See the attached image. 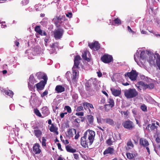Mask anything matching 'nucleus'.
Returning <instances> with one entry per match:
<instances>
[{
	"label": "nucleus",
	"instance_id": "a211bd4d",
	"mask_svg": "<svg viewBox=\"0 0 160 160\" xmlns=\"http://www.w3.org/2000/svg\"><path fill=\"white\" fill-rule=\"evenodd\" d=\"M82 105L84 109H88L89 112H91L90 108L93 109L94 108L92 104L87 102H83Z\"/></svg>",
	"mask_w": 160,
	"mask_h": 160
},
{
	"label": "nucleus",
	"instance_id": "473e14b6",
	"mask_svg": "<svg viewBox=\"0 0 160 160\" xmlns=\"http://www.w3.org/2000/svg\"><path fill=\"white\" fill-rule=\"evenodd\" d=\"M127 147H126V149L127 150H129L133 147L134 145L132 142L131 140H129L127 142Z\"/></svg>",
	"mask_w": 160,
	"mask_h": 160
},
{
	"label": "nucleus",
	"instance_id": "3c124183",
	"mask_svg": "<svg viewBox=\"0 0 160 160\" xmlns=\"http://www.w3.org/2000/svg\"><path fill=\"white\" fill-rule=\"evenodd\" d=\"M71 73L69 71H68L66 74V77L68 80H70V76H71Z\"/></svg>",
	"mask_w": 160,
	"mask_h": 160
},
{
	"label": "nucleus",
	"instance_id": "0e129e2a",
	"mask_svg": "<svg viewBox=\"0 0 160 160\" xmlns=\"http://www.w3.org/2000/svg\"><path fill=\"white\" fill-rule=\"evenodd\" d=\"M128 31L129 32H133V33L134 32L132 30V29L130 27H129V26H128Z\"/></svg>",
	"mask_w": 160,
	"mask_h": 160
},
{
	"label": "nucleus",
	"instance_id": "dca6fc26",
	"mask_svg": "<svg viewBox=\"0 0 160 160\" xmlns=\"http://www.w3.org/2000/svg\"><path fill=\"white\" fill-rule=\"evenodd\" d=\"M48 127L51 132H53L57 135L58 134V128L57 127L56 124H52L50 126L49 125Z\"/></svg>",
	"mask_w": 160,
	"mask_h": 160
},
{
	"label": "nucleus",
	"instance_id": "aec40b11",
	"mask_svg": "<svg viewBox=\"0 0 160 160\" xmlns=\"http://www.w3.org/2000/svg\"><path fill=\"white\" fill-rule=\"evenodd\" d=\"M156 60V57L153 54H150L149 56L148 59V61L151 65H155V60Z\"/></svg>",
	"mask_w": 160,
	"mask_h": 160
},
{
	"label": "nucleus",
	"instance_id": "69168bd1",
	"mask_svg": "<svg viewBox=\"0 0 160 160\" xmlns=\"http://www.w3.org/2000/svg\"><path fill=\"white\" fill-rule=\"evenodd\" d=\"M98 128L100 130H102V131L103 132H104V129L105 128H106V127H102V128L101 127H99V126H98Z\"/></svg>",
	"mask_w": 160,
	"mask_h": 160
},
{
	"label": "nucleus",
	"instance_id": "e2e57ef3",
	"mask_svg": "<svg viewBox=\"0 0 160 160\" xmlns=\"http://www.w3.org/2000/svg\"><path fill=\"white\" fill-rule=\"evenodd\" d=\"M156 141L157 143L160 142V138L158 137V136H157V137L156 138Z\"/></svg>",
	"mask_w": 160,
	"mask_h": 160
},
{
	"label": "nucleus",
	"instance_id": "7c9ffc66",
	"mask_svg": "<svg viewBox=\"0 0 160 160\" xmlns=\"http://www.w3.org/2000/svg\"><path fill=\"white\" fill-rule=\"evenodd\" d=\"M108 104L109 105L111 108L114 106L115 102L113 99L112 97H110L108 100Z\"/></svg>",
	"mask_w": 160,
	"mask_h": 160
},
{
	"label": "nucleus",
	"instance_id": "72a5a7b5",
	"mask_svg": "<svg viewBox=\"0 0 160 160\" xmlns=\"http://www.w3.org/2000/svg\"><path fill=\"white\" fill-rule=\"evenodd\" d=\"M156 55L157 57L156 60V63L158 68L160 70V56L158 53L156 54Z\"/></svg>",
	"mask_w": 160,
	"mask_h": 160
},
{
	"label": "nucleus",
	"instance_id": "4d7b16f0",
	"mask_svg": "<svg viewBox=\"0 0 160 160\" xmlns=\"http://www.w3.org/2000/svg\"><path fill=\"white\" fill-rule=\"evenodd\" d=\"M75 114L78 116H83L84 115V112H78L76 113Z\"/></svg>",
	"mask_w": 160,
	"mask_h": 160
},
{
	"label": "nucleus",
	"instance_id": "2f4dec72",
	"mask_svg": "<svg viewBox=\"0 0 160 160\" xmlns=\"http://www.w3.org/2000/svg\"><path fill=\"white\" fill-rule=\"evenodd\" d=\"M34 132L35 136L38 138H40L42 135V132L40 129L34 130Z\"/></svg>",
	"mask_w": 160,
	"mask_h": 160
},
{
	"label": "nucleus",
	"instance_id": "c85d7f7f",
	"mask_svg": "<svg viewBox=\"0 0 160 160\" xmlns=\"http://www.w3.org/2000/svg\"><path fill=\"white\" fill-rule=\"evenodd\" d=\"M65 148L67 151L68 152L73 153L76 152L77 150L73 148L69 145L66 146Z\"/></svg>",
	"mask_w": 160,
	"mask_h": 160
},
{
	"label": "nucleus",
	"instance_id": "7ed1b4c3",
	"mask_svg": "<svg viewBox=\"0 0 160 160\" xmlns=\"http://www.w3.org/2000/svg\"><path fill=\"white\" fill-rule=\"evenodd\" d=\"M88 137H85V133L84 136L82 137L81 139V144L82 146L84 148H88L89 146L91 145L93 142L90 143V140H89Z\"/></svg>",
	"mask_w": 160,
	"mask_h": 160
},
{
	"label": "nucleus",
	"instance_id": "bf43d9fd",
	"mask_svg": "<svg viewBox=\"0 0 160 160\" xmlns=\"http://www.w3.org/2000/svg\"><path fill=\"white\" fill-rule=\"evenodd\" d=\"M74 158L76 159H77L79 158V155L78 154L74 153L73 154Z\"/></svg>",
	"mask_w": 160,
	"mask_h": 160
},
{
	"label": "nucleus",
	"instance_id": "bb28decb",
	"mask_svg": "<svg viewBox=\"0 0 160 160\" xmlns=\"http://www.w3.org/2000/svg\"><path fill=\"white\" fill-rule=\"evenodd\" d=\"M74 132L75 134L76 133V130L75 129H69L67 131L68 135L67 136L69 138H72L73 137L74 134L73 133Z\"/></svg>",
	"mask_w": 160,
	"mask_h": 160
},
{
	"label": "nucleus",
	"instance_id": "f257e3e1",
	"mask_svg": "<svg viewBox=\"0 0 160 160\" xmlns=\"http://www.w3.org/2000/svg\"><path fill=\"white\" fill-rule=\"evenodd\" d=\"M125 96L127 98H132L138 95V92L135 89L130 88L126 90L124 92Z\"/></svg>",
	"mask_w": 160,
	"mask_h": 160
},
{
	"label": "nucleus",
	"instance_id": "ea45409f",
	"mask_svg": "<svg viewBox=\"0 0 160 160\" xmlns=\"http://www.w3.org/2000/svg\"><path fill=\"white\" fill-rule=\"evenodd\" d=\"M34 112L37 116L42 118H44V117H42L41 114L39 110L37 108H36L34 109Z\"/></svg>",
	"mask_w": 160,
	"mask_h": 160
},
{
	"label": "nucleus",
	"instance_id": "4be33fe9",
	"mask_svg": "<svg viewBox=\"0 0 160 160\" xmlns=\"http://www.w3.org/2000/svg\"><path fill=\"white\" fill-rule=\"evenodd\" d=\"M112 94L115 97L119 96L121 94V90L116 89L113 88L110 89Z\"/></svg>",
	"mask_w": 160,
	"mask_h": 160
},
{
	"label": "nucleus",
	"instance_id": "f8f14e48",
	"mask_svg": "<svg viewBox=\"0 0 160 160\" xmlns=\"http://www.w3.org/2000/svg\"><path fill=\"white\" fill-rule=\"evenodd\" d=\"M28 80V87L32 89H34L35 86H33V85L37 82L36 80L35 79L34 76L32 75L30 76Z\"/></svg>",
	"mask_w": 160,
	"mask_h": 160
},
{
	"label": "nucleus",
	"instance_id": "8fccbe9b",
	"mask_svg": "<svg viewBox=\"0 0 160 160\" xmlns=\"http://www.w3.org/2000/svg\"><path fill=\"white\" fill-rule=\"evenodd\" d=\"M46 140L45 137H43L42 139V146L43 147H46Z\"/></svg>",
	"mask_w": 160,
	"mask_h": 160
},
{
	"label": "nucleus",
	"instance_id": "6e6d98bb",
	"mask_svg": "<svg viewBox=\"0 0 160 160\" xmlns=\"http://www.w3.org/2000/svg\"><path fill=\"white\" fill-rule=\"evenodd\" d=\"M48 93V92L47 90H46L43 93L41 94V97L42 98L44 96L47 95Z\"/></svg>",
	"mask_w": 160,
	"mask_h": 160
},
{
	"label": "nucleus",
	"instance_id": "9b49d317",
	"mask_svg": "<svg viewBox=\"0 0 160 160\" xmlns=\"http://www.w3.org/2000/svg\"><path fill=\"white\" fill-rule=\"evenodd\" d=\"M44 78V80H42L39 82L35 85L37 90H42L44 89L47 81L46 78Z\"/></svg>",
	"mask_w": 160,
	"mask_h": 160
},
{
	"label": "nucleus",
	"instance_id": "a19ab883",
	"mask_svg": "<svg viewBox=\"0 0 160 160\" xmlns=\"http://www.w3.org/2000/svg\"><path fill=\"white\" fill-rule=\"evenodd\" d=\"M126 155L127 158L129 159H132L135 156V154H134L131 153L129 152L127 153Z\"/></svg>",
	"mask_w": 160,
	"mask_h": 160
},
{
	"label": "nucleus",
	"instance_id": "f3484780",
	"mask_svg": "<svg viewBox=\"0 0 160 160\" xmlns=\"http://www.w3.org/2000/svg\"><path fill=\"white\" fill-rule=\"evenodd\" d=\"M35 31L41 36H46L47 33L45 31H43L40 28V26H37L35 27Z\"/></svg>",
	"mask_w": 160,
	"mask_h": 160
},
{
	"label": "nucleus",
	"instance_id": "de8ad7c7",
	"mask_svg": "<svg viewBox=\"0 0 160 160\" xmlns=\"http://www.w3.org/2000/svg\"><path fill=\"white\" fill-rule=\"evenodd\" d=\"M146 56V53L145 51H142L140 53V58L142 59H144L145 57Z\"/></svg>",
	"mask_w": 160,
	"mask_h": 160
},
{
	"label": "nucleus",
	"instance_id": "2eb2a0df",
	"mask_svg": "<svg viewBox=\"0 0 160 160\" xmlns=\"http://www.w3.org/2000/svg\"><path fill=\"white\" fill-rule=\"evenodd\" d=\"M88 46L90 48L94 49L95 50H98L100 48V44L97 41H95L93 43H89Z\"/></svg>",
	"mask_w": 160,
	"mask_h": 160
},
{
	"label": "nucleus",
	"instance_id": "6ab92c4d",
	"mask_svg": "<svg viewBox=\"0 0 160 160\" xmlns=\"http://www.w3.org/2000/svg\"><path fill=\"white\" fill-rule=\"evenodd\" d=\"M139 142L140 146H142L144 147L148 146L149 145L147 140L144 138H140Z\"/></svg>",
	"mask_w": 160,
	"mask_h": 160
},
{
	"label": "nucleus",
	"instance_id": "412c9836",
	"mask_svg": "<svg viewBox=\"0 0 160 160\" xmlns=\"http://www.w3.org/2000/svg\"><path fill=\"white\" fill-rule=\"evenodd\" d=\"M38 97L36 94L35 93H32V95L31 96L29 102L31 104H34L38 100Z\"/></svg>",
	"mask_w": 160,
	"mask_h": 160
},
{
	"label": "nucleus",
	"instance_id": "774afa93",
	"mask_svg": "<svg viewBox=\"0 0 160 160\" xmlns=\"http://www.w3.org/2000/svg\"><path fill=\"white\" fill-rule=\"evenodd\" d=\"M101 103H104L105 102V100L104 98H102L100 101Z\"/></svg>",
	"mask_w": 160,
	"mask_h": 160
},
{
	"label": "nucleus",
	"instance_id": "393cba45",
	"mask_svg": "<svg viewBox=\"0 0 160 160\" xmlns=\"http://www.w3.org/2000/svg\"><path fill=\"white\" fill-rule=\"evenodd\" d=\"M65 90V88L61 85H57L55 88V91L58 93L63 92Z\"/></svg>",
	"mask_w": 160,
	"mask_h": 160
},
{
	"label": "nucleus",
	"instance_id": "b1692460",
	"mask_svg": "<svg viewBox=\"0 0 160 160\" xmlns=\"http://www.w3.org/2000/svg\"><path fill=\"white\" fill-rule=\"evenodd\" d=\"M41 111L42 113L44 116V117L47 116L50 113V112L48 109V108L46 106L43 107L42 108Z\"/></svg>",
	"mask_w": 160,
	"mask_h": 160
},
{
	"label": "nucleus",
	"instance_id": "4468645a",
	"mask_svg": "<svg viewBox=\"0 0 160 160\" xmlns=\"http://www.w3.org/2000/svg\"><path fill=\"white\" fill-rule=\"evenodd\" d=\"M40 146L39 143H36L34 144L33 148V152L34 154H38L41 152L42 151L40 148Z\"/></svg>",
	"mask_w": 160,
	"mask_h": 160
},
{
	"label": "nucleus",
	"instance_id": "f704fd0d",
	"mask_svg": "<svg viewBox=\"0 0 160 160\" xmlns=\"http://www.w3.org/2000/svg\"><path fill=\"white\" fill-rule=\"evenodd\" d=\"M89 52L87 50L83 52L82 53V58L84 59L85 60L88 61L89 60V58H88L87 57V54L88 53H89Z\"/></svg>",
	"mask_w": 160,
	"mask_h": 160
},
{
	"label": "nucleus",
	"instance_id": "58836bf2",
	"mask_svg": "<svg viewBox=\"0 0 160 160\" xmlns=\"http://www.w3.org/2000/svg\"><path fill=\"white\" fill-rule=\"evenodd\" d=\"M87 119L89 123L90 124H92L93 122L94 118L92 116L88 115L87 116Z\"/></svg>",
	"mask_w": 160,
	"mask_h": 160
},
{
	"label": "nucleus",
	"instance_id": "5701e85b",
	"mask_svg": "<svg viewBox=\"0 0 160 160\" xmlns=\"http://www.w3.org/2000/svg\"><path fill=\"white\" fill-rule=\"evenodd\" d=\"M114 150L113 148L108 147L103 152V154L104 155L110 154L112 155L114 154Z\"/></svg>",
	"mask_w": 160,
	"mask_h": 160
},
{
	"label": "nucleus",
	"instance_id": "680f3d73",
	"mask_svg": "<svg viewBox=\"0 0 160 160\" xmlns=\"http://www.w3.org/2000/svg\"><path fill=\"white\" fill-rule=\"evenodd\" d=\"M79 137V132H78V133L76 134L75 136L74 137V138L75 139H78Z\"/></svg>",
	"mask_w": 160,
	"mask_h": 160
},
{
	"label": "nucleus",
	"instance_id": "4c0bfd02",
	"mask_svg": "<svg viewBox=\"0 0 160 160\" xmlns=\"http://www.w3.org/2000/svg\"><path fill=\"white\" fill-rule=\"evenodd\" d=\"M34 52L35 54H40L41 52V48L39 46L36 47L34 48Z\"/></svg>",
	"mask_w": 160,
	"mask_h": 160
},
{
	"label": "nucleus",
	"instance_id": "1a4fd4ad",
	"mask_svg": "<svg viewBox=\"0 0 160 160\" xmlns=\"http://www.w3.org/2000/svg\"><path fill=\"white\" fill-rule=\"evenodd\" d=\"M138 74L135 70H132L131 72H128L125 74V76H127L132 80L136 79Z\"/></svg>",
	"mask_w": 160,
	"mask_h": 160
},
{
	"label": "nucleus",
	"instance_id": "338daca9",
	"mask_svg": "<svg viewBox=\"0 0 160 160\" xmlns=\"http://www.w3.org/2000/svg\"><path fill=\"white\" fill-rule=\"evenodd\" d=\"M62 142L65 144H67L69 143V141L68 140H66L65 141L63 140Z\"/></svg>",
	"mask_w": 160,
	"mask_h": 160
},
{
	"label": "nucleus",
	"instance_id": "37998d69",
	"mask_svg": "<svg viewBox=\"0 0 160 160\" xmlns=\"http://www.w3.org/2000/svg\"><path fill=\"white\" fill-rule=\"evenodd\" d=\"M115 24L116 25H118L121 24V21L120 19L117 18L113 20Z\"/></svg>",
	"mask_w": 160,
	"mask_h": 160
},
{
	"label": "nucleus",
	"instance_id": "5fc2aeb1",
	"mask_svg": "<svg viewBox=\"0 0 160 160\" xmlns=\"http://www.w3.org/2000/svg\"><path fill=\"white\" fill-rule=\"evenodd\" d=\"M83 106H82L78 107L76 109V111L77 112H79L83 110Z\"/></svg>",
	"mask_w": 160,
	"mask_h": 160
},
{
	"label": "nucleus",
	"instance_id": "ddd939ff",
	"mask_svg": "<svg viewBox=\"0 0 160 160\" xmlns=\"http://www.w3.org/2000/svg\"><path fill=\"white\" fill-rule=\"evenodd\" d=\"M81 59V57L79 55H76L74 58V64L72 69H78L80 61Z\"/></svg>",
	"mask_w": 160,
	"mask_h": 160
},
{
	"label": "nucleus",
	"instance_id": "39448f33",
	"mask_svg": "<svg viewBox=\"0 0 160 160\" xmlns=\"http://www.w3.org/2000/svg\"><path fill=\"white\" fill-rule=\"evenodd\" d=\"M63 18H65V16H63L62 17L56 16L52 19V21L53 22L55 26L57 28H59L62 23V21Z\"/></svg>",
	"mask_w": 160,
	"mask_h": 160
},
{
	"label": "nucleus",
	"instance_id": "13d9d810",
	"mask_svg": "<svg viewBox=\"0 0 160 160\" xmlns=\"http://www.w3.org/2000/svg\"><path fill=\"white\" fill-rule=\"evenodd\" d=\"M57 145L58 147V149L60 150L61 151H62L63 150L61 148V145L60 143H58L57 144Z\"/></svg>",
	"mask_w": 160,
	"mask_h": 160
},
{
	"label": "nucleus",
	"instance_id": "052dcab7",
	"mask_svg": "<svg viewBox=\"0 0 160 160\" xmlns=\"http://www.w3.org/2000/svg\"><path fill=\"white\" fill-rule=\"evenodd\" d=\"M67 17L71 18L72 17V12H68V13L66 15Z\"/></svg>",
	"mask_w": 160,
	"mask_h": 160
},
{
	"label": "nucleus",
	"instance_id": "e433bc0d",
	"mask_svg": "<svg viewBox=\"0 0 160 160\" xmlns=\"http://www.w3.org/2000/svg\"><path fill=\"white\" fill-rule=\"evenodd\" d=\"M4 92L6 95H7L11 98L13 97L14 94L13 92L10 90H5Z\"/></svg>",
	"mask_w": 160,
	"mask_h": 160
},
{
	"label": "nucleus",
	"instance_id": "cd10ccee",
	"mask_svg": "<svg viewBox=\"0 0 160 160\" xmlns=\"http://www.w3.org/2000/svg\"><path fill=\"white\" fill-rule=\"evenodd\" d=\"M91 84L88 82H87L85 84V88L86 90L89 92H94V90L91 88Z\"/></svg>",
	"mask_w": 160,
	"mask_h": 160
},
{
	"label": "nucleus",
	"instance_id": "864d4df0",
	"mask_svg": "<svg viewBox=\"0 0 160 160\" xmlns=\"http://www.w3.org/2000/svg\"><path fill=\"white\" fill-rule=\"evenodd\" d=\"M123 113L124 114V117H127L128 115V110H127L126 111H122L121 112V114H122Z\"/></svg>",
	"mask_w": 160,
	"mask_h": 160
},
{
	"label": "nucleus",
	"instance_id": "49530a36",
	"mask_svg": "<svg viewBox=\"0 0 160 160\" xmlns=\"http://www.w3.org/2000/svg\"><path fill=\"white\" fill-rule=\"evenodd\" d=\"M84 120V118L82 117H80L79 118H76L75 120V122L77 123H80V122H83Z\"/></svg>",
	"mask_w": 160,
	"mask_h": 160
},
{
	"label": "nucleus",
	"instance_id": "423d86ee",
	"mask_svg": "<svg viewBox=\"0 0 160 160\" xmlns=\"http://www.w3.org/2000/svg\"><path fill=\"white\" fill-rule=\"evenodd\" d=\"M63 30L61 28H58L55 30L53 32V35L56 39H60L63 35Z\"/></svg>",
	"mask_w": 160,
	"mask_h": 160
},
{
	"label": "nucleus",
	"instance_id": "a878e982",
	"mask_svg": "<svg viewBox=\"0 0 160 160\" xmlns=\"http://www.w3.org/2000/svg\"><path fill=\"white\" fill-rule=\"evenodd\" d=\"M73 71V75L72 77V81L76 82L78 79V71H77L75 69H72Z\"/></svg>",
	"mask_w": 160,
	"mask_h": 160
},
{
	"label": "nucleus",
	"instance_id": "c756f323",
	"mask_svg": "<svg viewBox=\"0 0 160 160\" xmlns=\"http://www.w3.org/2000/svg\"><path fill=\"white\" fill-rule=\"evenodd\" d=\"M36 75L38 78L39 79H42L44 80V78H46L47 81L48 80V78L47 75L46 74H42L41 72H37L36 74Z\"/></svg>",
	"mask_w": 160,
	"mask_h": 160
},
{
	"label": "nucleus",
	"instance_id": "09e8293b",
	"mask_svg": "<svg viewBox=\"0 0 160 160\" xmlns=\"http://www.w3.org/2000/svg\"><path fill=\"white\" fill-rule=\"evenodd\" d=\"M140 108L143 111L145 112L147 111V107L145 104L142 105Z\"/></svg>",
	"mask_w": 160,
	"mask_h": 160
},
{
	"label": "nucleus",
	"instance_id": "79ce46f5",
	"mask_svg": "<svg viewBox=\"0 0 160 160\" xmlns=\"http://www.w3.org/2000/svg\"><path fill=\"white\" fill-rule=\"evenodd\" d=\"M58 44L57 42L53 43L50 45L51 48H52V50L53 49H55L56 48H58Z\"/></svg>",
	"mask_w": 160,
	"mask_h": 160
},
{
	"label": "nucleus",
	"instance_id": "0eeeda50",
	"mask_svg": "<svg viewBox=\"0 0 160 160\" xmlns=\"http://www.w3.org/2000/svg\"><path fill=\"white\" fill-rule=\"evenodd\" d=\"M122 125L124 128L129 130H131L135 128L134 124L130 120L124 121L122 123Z\"/></svg>",
	"mask_w": 160,
	"mask_h": 160
},
{
	"label": "nucleus",
	"instance_id": "20e7f679",
	"mask_svg": "<svg viewBox=\"0 0 160 160\" xmlns=\"http://www.w3.org/2000/svg\"><path fill=\"white\" fill-rule=\"evenodd\" d=\"M95 135L94 131L88 129L85 132V137H88L90 140V143L93 142Z\"/></svg>",
	"mask_w": 160,
	"mask_h": 160
},
{
	"label": "nucleus",
	"instance_id": "603ef678",
	"mask_svg": "<svg viewBox=\"0 0 160 160\" xmlns=\"http://www.w3.org/2000/svg\"><path fill=\"white\" fill-rule=\"evenodd\" d=\"M106 142L108 145H111L112 144L113 142L111 140V138H109L107 140Z\"/></svg>",
	"mask_w": 160,
	"mask_h": 160
},
{
	"label": "nucleus",
	"instance_id": "c03bdc74",
	"mask_svg": "<svg viewBox=\"0 0 160 160\" xmlns=\"http://www.w3.org/2000/svg\"><path fill=\"white\" fill-rule=\"evenodd\" d=\"M104 108L105 111L107 112L109 111L110 109L112 108H111V107L107 104H106L104 105Z\"/></svg>",
	"mask_w": 160,
	"mask_h": 160
},
{
	"label": "nucleus",
	"instance_id": "f03ea898",
	"mask_svg": "<svg viewBox=\"0 0 160 160\" xmlns=\"http://www.w3.org/2000/svg\"><path fill=\"white\" fill-rule=\"evenodd\" d=\"M155 122L151 124H149L146 127V129L149 132L152 131L155 135L158 136L160 134L159 131L158 130V127L156 126Z\"/></svg>",
	"mask_w": 160,
	"mask_h": 160
},
{
	"label": "nucleus",
	"instance_id": "9d476101",
	"mask_svg": "<svg viewBox=\"0 0 160 160\" xmlns=\"http://www.w3.org/2000/svg\"><path fill=\"white\" fill-rule=\"evenodd\" d=\"M138 83V84L140 85V86L142 87L144 89H152L154 87V84L152 83H150L148 84H145L144 82L142 81L139 82Z\"/></svg>",
	"mask_w": 160,
	"mask_h": 160
},
{
	"label": "nucleus",
	"instance_id": "6e6552de",
	"mask_svg": "<svg viewBox=\"0 0 160 160\" xmlns=\"http://www.w3.org/2000/svg\"><path fill=\"white\" fill-rule=\"evenodd\" d=\"M101 60L104 63H108L112 61L113 58L111 55L106 54L101 57Z\"/></svg>",
	"mask_w": 160,
	"mask_h": 160
},
{
	"label": "nucleus",
	"instance_id": "a18cd8bd",
	"mask_svg": "<svg viewBox=\"0 0 160 160\" xmlns=\"http://www.w3.org/2000/svg\"><path fill=\"white\" fill-rule=\"evenodd\" d=\"M64 109L65 110H67V112L68 113H71L72 112V109L69 106H65L64 107Z\"/></svg>",
	"mask_w": 160,
	"mask_h": 160
},
{
	"label": "nucleus",
	"instance_id": "c9c22d12",
	"mask_svg": "<svg viewBox=\"0 0 160 160\" xmlns=\"http://www.w3.org/2000/svg\"><path fill=\"white\" fill-rule=\"evenodd\" d=\"M105 120L106 123L111 126H113L114 125V122L112 119L110 118H107L105 119Z\"/></svg>",
	"mask_w": 160,
	"mask_h": 160
}]
</instances>
